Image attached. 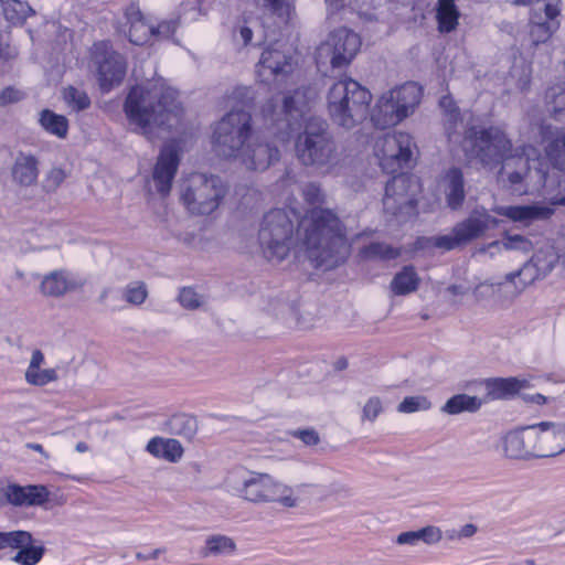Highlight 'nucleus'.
I'll return each instance as SVG.
<instances>
[{
    "mask_svg": "<svg viewBox=\"0 0 565 565\" xmlns=\"http://www.w3.org/2000/svg\"><path fill=\"white\" fill-rule=\"evenodd\" d=\"M45 547L43 545H33L28 543L19 548L12 561L20 565H36L43 558Z\"/></svg>",
    "mask_w": 565,
    "mask_h": 565,
    "instance_id": "40",
    "label": "nucleus"
},
{
    "mask_svg": "<svg viewBox=\"0 0 565 565\" xmlns=\"http://www.w3.org/2000/svg\"><path fill=\"white\" fill-rule=\"evenodd\" d=\"M288 435L292 438L299 439L305 446L312 447L320 443L319 433L312 428H298L288 431Z\"/></svg>",
    "mask_w": 565,
    "mask_h": 565,
    "instance_id": "49",
    "label": "nucleus"
},
{
    "mask_svg": "<svg viewBox=\"0 0 565 565\" xmlns=\"http://www.w3.org/2000/svg\"><path fill=\"white\" fill-rule=\"evenodd\" d=\"M535 268L530 263L524 264V266L513 273L507 275V280L514 282L516 277L524 276V285L531 282L534 279Z\"/></svg>",
    "mask_w": 565,
    "mask_h": 565,
    "instance_id": "59",
    "label": "nucleus"
},
{
    "mask_svg": "<svg viewBox=\"0 0 565 565\" xmlns=\"http://www.w3.org/2000/svg\"><path fill=\"white\" fill-rule=\"evenodd\" d=\"M543 7L536 8L530 20V39L534 45L546 43L559 29L561 0H544Z\"/></svg>",
    "mask_w": 565,
    "mask_h": 565,
    "instance_id": "15",
    "label": "nucleus"
},
{
    "mask_svg": "<svg viewBox=\"0 0 565 565\" xmlns=\"http://www.w3.org/2000/svg\"><path fill=\"white\" fill-rule=\"evenodd\" d=\"M547 104H551V110L555 114L565 111V92H556L555 88H551L545 95Z\"/></svg>",
    "mask_w": 565,
    "mask_h": 565,
    "instance_id": "55",
    "label": "nucleus"
},
{
    "mask_svg": "<svg viewBox=\"0 0 565 565\" xmlns=\"http://www.w3.org/2000/svg\"><path fill=\"white\" fill-rule=\"evenodd\" d=\"M258 243L263 256L271 263L282 262L301 245L313 266L324 270L344 264L351 250L342 221L333 211L321 207L311 209L300 220L291 210L268 211L258 230Z\"/></svg>",
    "mask_w": 565,
    "mask_h": 565,
    "instance_id": "1",
    "label": "nucleus"
},
{
    "mask_svg": "<svg viewBox=\"0 0 565 565\" xmlns=\"http://www.w3.org/2000/svg\"><path fill=\"white\" fill-rule=\"evenodd\" d=\"M462 148L484 166H494L509 157L512 143L497 126H470L465 130Z\"/></svg>",
    "mask_w": 565,
    "mask_h": 565,
    "instance_id": "7",
    "label": "nucleus"
},
{
    "mask_svg": "<svg viewBox=\"0 0 565 565\" xmlns=\"http://www.w3.org/2000/svg\"><path fill=\"white\" fill-rule=\"evenodd\" d=\"M499 220L489 213H472L468 218L454 227V233L458 236L461 245L467 244L482 236L488 230L495 228Z\"/></svg>",
    "mask_w": 565,
    "mask_h": 565,
    "instance_id": "21",
    "label": "nucleus"
},
{
    "mask_svg": "<svg viewBox=\"0 0 565 565\" xmlns=\"http://www.w3.org/2000/svg\"><path fill=\"white\" fill-rule=\"evenodd\" d=\"M227 191L218 175L192 173L182 185L181 199L190 213L210 215L218 209Z\"/></svg>",
    "mask_w": 565,
    "mask_h": 565,
    "instance_id": "6",
    "label": "nucleus"
},
{
    "mask_svg": "<svg viewBox=\"0 0 565 565\" xmlns=\"http://www.w3.org/2000/svg\"><path fill=\"white\" fill-rule=\"evenodd\" d=\"M163 438L154 437L149 440L147 450L158 458H163Z\"/></svg>",
    "mask_w": 565,
    "mask_h": 565,
    "instance_id": "62",
    "label": "nucleus"
},
{
    "mask_svg": "<svg viewBox=\"0 0 565 565\" xmlns=\"http://www.w3.org/2000/svg\"><path fill=\"white\" fill-rule=\"evenodd\" d=\"M93 62L97 68V81L103 93H108L122 83L127 62L109 42L102 41L94 44Z\"/></svg>",
    "mask_w": 565,
    "mask_h": 565,
    "instance_id": "11",
    "label": "nucleus"
},
{
    "mask_svg": "<svg viewBox=\"0 0 565 565\" xmlns=\"http://www.w3.org/2000/svg\"><path fill=\"white\" fill-rule=\"evenodd\" d=\"M257 7L269 11L282 22H288L294 11L292 0H252Z\"/></svg>",
    "mask_w": 565,
    "mask_h": 565,
    "instance_id": "39",
    "label": "nucleus"
},
{
    "mask_svg": "<svg viewBox=\"0 0 565 565\" xmlns=\"http://www.w3.org/2000/svg\"><path fill=\"white\" fill-rule=\"evenodd\" d=\"M484 399L467 394H456L443 405L441 412L448 415H458L463 412L475 413L481 408Z\"/></svg>",
    "mask_w": 565,
    "mask_h": 565,
    "instance_id": "33",
    "label": "nucleus"
},
{
    "mask_svg": "<svg viewBox=\"0 0 565 565\" xmlns=\"http://www.w3.org/2000/svg\"><path fill=\"white\" fill-rule=\"evenodd\" d=\"M403 113L406 117L414 113L415 108L419 105L422 98V87L415 82H408L404 85L391 89Z\"/></svg>",
    "mask_w": 565,
    "mask_h": 565,
    "instance_id": "29",
    "label": "nucleus"
},
{
    "mask_svg": "<svg viewBox=\"0 0 565 565\" xmlns=\"http://www.w3.org/2000/svg\"><path fill=\"white\" fill-rule=\"evenodd\" d=\"M542 458L565 451V424L541 422L536 424Z\"/></svg>",
    "mask_w": 565,
    "mask_h": 565,
    "instance_id": "20",
    "label": "nucleus"
},
{
    "mask_svg": "<svg viewBox=\"0 0 565 565\" xmlns=\"http://www.w3.org/2000/svg\"><path fill=\"white\" fill-rule=\"evenodd\" d=\"M148 291L145 282L135 281L129 284L124 290V298L131 305H141L147 299Z\"/></svg>",
    "mask_w": 565,
    "mask_h": 565,
    "instance_id": "47",
    "label": "nucleus"
},
{
    "mask_svg": "<svg viewBox=\"0 0 565 565\" xmlns=\"http://www.w3.org/2000/svg\"><path fill=\"white\" fill-rule=\"evenodd\" d=\"M372 94L359 82L344 77L333 83L327 95V109L332 122L351 130L366 119Z\"/></svg>",
    "mask_w": 565,
    "mask_h": 565,
    "instance_id": "4",
    "label": "nucleus"
},
{
    "mask_svg": "<svg viewBox=\"0 0 565 565\" xmlns=\"http://www.w3.org/2000/svg\"><path fill=\"white\" fill-rule=\"evenodd\" d=\"M75 288L76 284L67 278L64 270L50 273L41 282V291L47 297H61Z\"/></svg>",
    "mask_w": 565,
    "mask_h": 565,
    "instance_id": "30",
    "label": "nucleus"
},
{
    "mask_svg": "<svg viewBox=\"0 0 565 565\" xmlns=\"http://www.w3.org/2000/svg\"><path fill=\"white\" fill-rule=\"evenodd\" d=\"M0 3L6 20L13 25H21L29 17L35 14L29 3L21 0H0Z\"/></svg>",
    "mask_w": 565,
    "mask_h": 565,
    "instance_id": "35",
    "label": "nucleus"
},
{
    "mask_svg": "<svg viewBox=\"0 0 565 565\" xmlns=\"http://www.w3.org/2000/svg\"><path fill=\"white\" fill-rule=\"evenodd\" d=\"M413 177L398 173L386 182L383 196L384 212L394 216L397 222H406L415 213L416 198Z\"/></svg>",
    "mask_w": 565,
    "mask_h": 565,
    "instance_id": "10",
    "label": "nucleus"
},
{
    "mask_svg": "<svg viewBox=\"0 0 565 565\" xmlns=\"http://www.w3.org/2000/svg\"><path fill=\"white\" fill-rule=\"evenodd\" d=\"M361 47V39L358 33L339 28L333 30L317 49L318 58H329L333 68L348 66Z\"/></svg>",
    "mask_w": 565,
    "mask_h": 565,
    "instance_id": "12",
    "label": "nucleus"
},
{
    "mask_svg": "<svg viewBox=\"0 0 565 565\" xmlns=\"http://www.w3.org/2000/svg\"><path fill=\"white\" fill-rule=\"evenodd\" d=\"M395 542L399 545H411V546H415L418 544L416 541L415 533L413 531L402 532L401 534L397 535Z\"/></svg>",
    "mask_w": 565,
    "mask_h": 565,
    "instance_id": "64",
    "label": "nucleus"
},
{
    "mask_svg": "<svg viewBox=\"0 0 565 565\" xmlns=\"http://www.w3.org/2000/svg\"><path fill=\"white\" fill-rule=\"evenodd\" d=\"M39 122L44 130L58 138H65L68 131V120L63 115H57L50 109L40 113Z\"/></svg>",
    "mask_w": 565,
    "mask_h": 565,
    "instance_id": "36",
    "label": "nucleus"
},
{
    "mask_svg": "<svg viewBox=\"0 0 565 565\" xmlns=\"http://www.w3.org/2000/svg\"><path fill=\"white\" fill-rule=\"evenodd\" d=\"M44 363V354L41 350L35 349L32 352L30 364L25 371V373H32L39 369H41V365Z\"/></svg>",
    "mask_w": 565,
    "mask_h": 565,
    "instance_id": "63",
    "label": "nucleus"
},
{
    "mask_svg": "<svg viewBox=\"0 0 565 565\" xmlns=\"http://www.w3.org/2000/svg\"><path fill=\"white\" fill-rule=\"evenodd\" d=\"M66 174L61 168H52L43 180V189L46 192H54L65 180Z\"/></svg>",
    "mask_w": 565,
    "mask_h": 565,
    "instance_id": "51",
    "label": "nucleus"
},
{
    "mask_svg": "<svg viewBox=\"0 0 565 565\" xmlns=\"http://www.w3.org/2000/svg\"><path fill=\"white\" fill-rule=\"evenodd\" d=\"M58 380L56 369L36 370L32 373H25V381L35 386H44Z\"/></svg>",
    "mask_w": 565,
    "mask_h": 565,
    "instance_id": "48",
    "label": "nucleus"
},
{
    "mask_svg": "<svg viewBox=\"0 0 565 565\" xmlns=\"http://www.w3.org/2000/svg\"><path fill=\"white\" fill-rule=\"evenodd\" d=\"M63 100L74 111H82L90 106V98L87 93L83 89H78L74 86H67L63 89Z\"/></svg>",
    "mask_w": 565,
    "mask_h": 565,
    "instance_id": "41",
    "label": "nucleus"
},
{
    "mask_svg": "<svg viewBox=\"0 0 565 565\" xmlns=\"http://www.w3.org/2000/svg\"><path fill=\"white\" fill-rule=\"evenodd\" d=\"M163 459L175 462L183 455V448L177 439H163Z\"/></svg>",
    "mask_w": 565,
    "mask_h": 565,
    "instance_id": "52",
    "label": "nucleus"
},
{
    "mask_svg": "<svg viewBox=\"0 0 565 565\" xmlns=\"http://www.w3.org/2000/svg\"><path fill=\"white\" fill-rule=\"evenodd\" d=\"M498 215L505 216L513 222L530 224L534 221L548 220L554 214V209L546 205H509L497 206L493 210Z\"/></svg>",
    "mask_w": 565,
    "mask_h": 565,
    "instance_id": "25",
    "label": "nucleus"
},
{
    "mask_svg": "<svg viewBox=\"0 0 565 565\" xmlns=\"http://www.w3.org/2000/svg\"><path fill=\"white\" fill-rule=\"evenodd\" d=\"M126 24L128 25L129 42L135 45L151 43L153 38V24L146 21L139 7L131 3L125 11Z\"/></svg>",
    "mask_w": 565,
    "mask_h": 565,
    "instance_id": "24",
    "label": "nucleus"
},
{
    "mask_svg": "<svg viewBox=\"0 0 565 565\" xmlns=\"http://www.w3.org/2000/svg\"><path fill=\"white\" fill-rule=\"evenodd\" d=\"M361 253L365 258H379L386 260L395 259L401 254L397 248L380 242L370 243L362 248Z\"/></svg>",
    "mask_w": 565,
    "mask_h": 565,
    "instance_id": "44",
    "label": "nucleus"
},
{
    "mask_svg": "<svg viewBox=\"0 0 565 565\" xmlns=\"http://www.w3.org/2000/svg\"><path fill=\"white\" fill-rule=\"evenodd\" d=\"M545 151L553 166L565 172V131L556 130L545 146Z\"/></svg>",
    "mask_w": 565,
    "mask_h": 565,
    "instance_id": "37",
    "label": "nucleus"
},
{
    "mask_svg": "<svg viewBox=\"0 0 565 565\" xmlns=\"http://www.w3.org/2000/svg\"><path fill=\"white\" fill-rule=\"evenodd\" d=\"M235 492L239 498L253 503L276 502L286 508L298 505V498L294 495L292 488L276 481L268 473L250 472L235 488Z\"/></svg>",
    "mask_w": 565,
    "mask_h": 565,
    "instance_id": "8",
    "label": "nucleus"
},
{
    "mask_svg": "<svg viewBox=\"0 0 565 565\" xmlns=\"http://www.w3.org/2000/svg\"><path fill=\"white\" fill-rule=\"evenodd\" d=\"M294 67L291 56L276 49H266L256 65V73L265 84L285 83Z\"/></svg>",
    "mask_w": 565,
    "mask_h": 565,
    "instance_id": "16",
    "label": "nucleus"
},
{
    "mask_svg": "<svg viewBox=\"0 0 565 565\" xmlns=\"http://www.w3.org/2000/svg\"><path fill=\"white\" fill-rule=\"evenodd\" d=\"M38 157L31 152L19 151L11 168L12 181L24 188L36 184L40 169Z\"/></svg>",
    "mask_w": 565,
    "mask_h": 565,
    "instance_id": "23",
    "label": "nucleus"
},
{
    "mask_svg": "<svg viewBox=\"0 0 565 565\" xmlns=\"http://www.w3.org/2000/svg\"><path fill=\"white\" fill-rule=\"evenodd\" d=\"M424 543L431 545L438 543L443 539L441 530L434 525L424 527Z\"/></svg>",
    "mask_w": 565,
    "mask_h": 565,
    "instance_id": "60",
    "label": "nucleus"
},
{
    "mask_svg": "<svg viewBox=\"0 0 565 565\" xmlns=\"http://www.w3.org/2000/svg\"><path fill=\"white\" fill-rule=\"evenodd\" d=\"M490 246H502L507 250H520L525 254L533 249L532 242L527 237L519 234H505L502 241H495L491 243Z\"/></svg>",
    "mask_w": 565,
    "mask_h": 565,
    "instance_id": "45",
    "label": "nucleus"
},
{
    "mask_svg": "<svg viewBox=\"0 0 565 565\" xmlns=\"http://www.w3.org/2000/svg\"><path fill=\"white\" fill-rule=\"evenodd\" d=\"M317 90L302 86L282 98L273 97L264 106L263 113L273 122H286V129L294 130L300 118L310 110L317 99Z\"/></svg>",
    "mask_w": 565,
    "mask_h": 565,
    "instance_id": "9",
    "label": "nucleus"
},
{
    "mask_svg": "<svg viewBox=\"0 0 565 565\" xmlns=\"http://www.w3.org/2000/svg\"><path fill=\"white\" fill-rule=\"evenodd\" d=\"M237 33L244 46L252 43L253 30L249 25H247L246 23L238 25L234 31L235 40H237Z\"/></svg>",
    "mask_w": 565,
    "mask_h": 565,
    "instance_id": "61",
    "label": "nucleus"
},
{
    "mask_svg": "<svg viewBox=\"0 0 565 565\" xmlns=\"http://www.w3.org/2000/svg\"><path fill=\"white\" fill-rule=\"evenodd\" d=\"M414 148L413 137L407 132L385 135L376 143V156L382 170L386 173L401 170L411 161Z\"/></svg>",
    "mask_w": 565,
    "mask_h": 565,
    "instance_id": "13",
    "label": "nucleus"
},
{
    "mask_svg": "<svg viewBox=\"0 0 565 565\" xmlns=\"http://www.w3.org/2000/svg\"><path fill=\"white\" fill-rule=\"evenodd\" d=\"M124 109L130 124L142 134H148L152 126L168 130L177 128L183 116L177 92L158 85L132 87Z\"/></svg>",
    "mask_w": 565,
    "mask_h": 565,
    "instance_id": "2",
    "label": "nucleus"
},
{
    "mask_svg": "<svg viewBox=\"0 0 565 565\" xmlns=\"http://www.w3.org/2000/svg\"><path fill=\"white\" fill-rule=\"evenodd\" d=\"M504 455L511 459L542 458L536 424L510 431L503 439Z\"/></svg>",
    "mask_w": 565,
    "mask_h": 565,
    "instance_id": "14",
    "label": "nucleus"
},
{
    "mask_svg": "<svg viewBox=\"0 0 565 565\" xmlns=\"http://www.w3.org/2000/svg\"><path fill=\"white\" fill-rule=\"evenodd\" d=\"M460 12L455 0H438L436 8V19L438 30L441 33H450L456 30Z\"/></svg>",
    "mask_w": 565,
    "mask_h": 565,
    "instance_id": "31",
    "label": "nucleus"
},
{
    "mask_svg": "<svg viewBox=\"0 0 565 565\" xmlns=\"http://www.w3.org/2000/svg\"><path fill=\"white\" fill-rule=\"evenodd\" d=\"M28 543H33V536L28 531L14 530L9 532H0V551L4 548L19 551L21 546Z\"/></svg>",
    "mask_w": 565,
    "mask_h": 565,
    "instance_id": "42",
    "label": "nucleus"
},
{
    "mask_svg": "<svg viewBox=\"0 0 565 565\" xmlns=\"http://www.w3.org/2000/svg\"><path fill=\"white\" fill-rule=\"evenodd\" d=\"M296 154L301 163L323 173L333 171L341 161V153L327 121L319 118H310L305 130L298 135Z\"/></svg>",
    "mask_w": 565,
    "mask_h": 565,
    "instance_id": "5",
    "label": "nucleus"
},
{
    "mask_svg": "<svg viewBox=\"0 0 565 565\" xmlns=\"http://www.w3.org/2000/svg\"><path fill=\"white\" fill-rule=\"evenodd\" d=\"M430 407L431 403L426 396H407L398 404L397 412L411 414L419 411H428Z\"/></svg>",
    "mask_w": 565,
    "mask_h": 565,
    "instance_id": "46",
    "label": "nucleus"
},
{
    "mask_svg": "<svg viewBox=\"0 0 565 565\" xmlns=\"http://www.w3.org/2000/svg\"><path fill=\"white\" fill-rule=\"evenodd\" d=\"M526 385V381L516 377H493L483 381L486 395L484 403L494 399H509L516 395Z\"/></svg>",
    "mask_w": 565,
    "mask_h": 565,
    "instance_id": "27",
    "label": "nucleus"
},
{
    "mask_svg": "<svg viewBox=\"0 0 565 565\" xmlns=\"http://www.w3.org/2000/svg\"><path fill=\"white\" fill-rule=\"evenodd\" d=\"M406 118V113H403L395 103V98L391 90L384 93L377 100L374 110L371 114V119L374 126L379 129H386L395 126Z\"/></svg>",
    "mask_w": 565,
    "mask_h": 565,
    "instance_id": "22",
    "label": "nucleus"
},
{
    "mask_svg": "<svg viewBox=\"0 0 565 565\" xmlns=\"http://www.w3.org/2000/svg\"><path fill=\"white\" fill-rule=\"evenodd\" d=\"M417 245L420 248L436 247L444 250H451L460 246L461 243L458 236L452 232L448 235L423 237L417 241Z\"/></svg>",
    "mask_w": 565,
    "mask_h": 565,
    "instance_id": "43",
    "label": "nucleus"
},
{
    "mask_svg": "<svg viewBox=\"0 0 565 565\" xmlns=\"http://www.w3.org/2000/svg\"><path fill=\"white\" fill-rule=\"evenodd\" d=\"M170 431L174 435L191 439L198 430V423L193 416L180 414L169 420Z\"/></svg>",
    "mask_w": 565,
    "mask_h": 565,
    "instance_id": "38",
    "label": "nucleus"
},
{
    "mask_svg": "<svg viewBox=\"0 0 565 565\" xmlns=\"http://www.w3.org/2000/svg\"><path fill=\"white\" fill-rule=\"evenodd\" d=\"M236 551V544L230 536L223 534H213L205 539L201 554L204 557L224 556L233 554Z\"/></svg>",
    "mask_w": 565,
    "mask_h": 565,
    "instance_id": "34",
    "label": "nucleus"
},
{
    "mask_svg": "<svg viewBox=\"0 0 565 565\" xmlns=\"http://www.w3.org/2000/svg\"><path fill=\"white\" fill-rule=\"evenodd\" d=\"M279 159L280 151L276 145L252 137L236 158L246 169L254 171H265Z\"/></svg>",
    "mask_w": 565,
    "mask_h": 565,
    "instance_id": "17",
    "label": "nucleus"
},
{
    "mask_svg": "<svg viewBox=\"0 0 565 565\" xmlns=\"http://www.w3.org/2000/svg\"><path fill=\"white\" fill-rule=\"evenodd\" d=\"M24 93L12 86L4 88L0 93V107H4L9 104L18 103L24 98Z\"/></svg>",
    "mask_w": 565,
    "mask_h": 565,
    "instance_id": "58",
    "label": "nucleus"
},
{
    "mask_svg": "<svg viewBox=\"0 0 565 565\" xmlns=\"http://www.w3.org/2000/svg\"><path fill=\"white\" fill-rule=\"evenodd\" d=\"M179 163L180 158L175 146L166 145L160 151L153 170V181L162 195L169 194Z\"/></svg>",
    "mask_w": 565,
    "mask_h": 565,
    "instance_id": "19",
    "label": "nucleus"
},
{
    "mask_svg": "<svg viewBox=\"0 0 565 565\" xmlns=\"http://www.w3.org/2000/svg\"><path fill=\"white\" fill-rule=\"evenodd\" d=\"M534 151L532 147H523L521 153L509 156L502 162L499 177L509 181L511 185L519 184L530 170V152Z\"/></svg>",
    "mask_w": 565,
    "mask_h": 565,
    "instance_id": "26",
    "label": "nucleus"
},
{
    "mask_svg": "<svg viewBox=\"0 0 565 565\" xmlns=\"http://www.w3.org/2000/svg\"><path fill=\"white\" fill-rule=\"evenodd\" d=\"M305 200L312 205L322 204L324 202V193L320 185L316 183H308L305 185L303 190Z\"/></svg>",
    "mask_w": 565,
    "mask_h": 565,
    "instance_id": "54",
    "label": "nucleus"
},
{
    "mask_svg": "<svg viewBox=\"0 0 565 565\" xmlns=\"http://www.w3.org/2000/svg\"><path fill=\"white\" fill-rule=\"evenodd\" d=\"M231 98L241 104L242 108L232 109L215 125L213 146L218 156L236 160L252 136V115L244 109L253 99L252 90L248 87H236Z\"/></svg>",
    "mask_w": 565,
    "mask_h": 565,
    "instance_id": "3",
    "label": "nucleus"
},
{
    "mask_svg": "<svg viewBox=\"0 0 565 565\" xmlns=\"http://www.w3.org/2000/svg\"><path fill=\"white\" fill-rule=\"evenodd\" d=\"M420 278L413 266H404L391 281V290L396 296L409 295L418 289Z\"/></svg>",
    "mask_w": 565,
    "mask_h": 565,
    "instance_id": "32",
    "label": "nucleus"
},
{
    "mask_svg": "<svg viewBox=\"0 0 565 565\" xmlns=\"http://www.w3.org/2000/svg\"><path fill=\"white\" fill-rule=\"evenodd\" d=\"M382 411L381 399L379 397H371L363 407L362 419L374 422Z\"/></svg>",
    "mask_w": 565,
    "mask_h": 565,
    "instance_id": "57",
    "label": "nucleus"
},
{
    "mask_svg": "<svg viewBox=\"0 0 565 565\" xmlns=\"http://www.w3.org/2000/svg\"><path fill=\"white\" fill-rule=\"evenodd\" d=\"M179 301L185 309L194 310L202 305V296L193 288L184 287L179 294Z\"/></svg>",
    "mask_w": 565,
    "mask_h": 565,
    "instance_id": "50",
    "label": "nucleus"
},
{
    "mask_svg": "<svg viewBox=\"0 0 565 565\" xmlns=\"http://www.w3.org/2000/svg\"><path fill=\"white\" fill-rule=\"evenodd\" d=\"M178 29L175 20L162 21L157 26L153 25V41L171 38Z\"/></svg>",
    "mask_w": 565,
    "mask_h": 565,
    "instance_id": "53",
    "label": "nucleus"
},
{
    "mask_svg": "<svg viewBox=\"0 0 565 565\" xmlns=\"http://www.w3.org/2000/svg\"><path fill=\"white\" fill-rule=\"evenodd\" d=\"M441 186L450 209L461 207L465 198V179L461 169L452 167L448 169L441 179Z\"/></svg>",
    "mask_w": 565,
    "mask_h": 565,
    "instance_id": "28",
    "label": "nucleus"
},
{
    "mask_svg": "<svg viewBox=\"0 0 565 565\" xmlns=\"http://www.w3.org/2000/svg\"><path fill=\"white\" fill-rule=\"evenodd\" d=\"M6 504L13 507H42L50 500V491L43 484L20 486L8 483L3 487Z\"/></svg>",
    "mask_w": 565,
    "mask_h": 565,
    "instance_id": "18",
    "label": "nucleus"
},
{
    "mask_svg": "<svg viewBox=\"0 0 565 565\" xmlns=\"http://www.w3.org/2000/svg\"><path fill=\"white\" fill-rule=\"evenodd\" d=\"M439 106L448 116L450 122H457L460 119V110L451 96H443Z\"/></svg>",
    "mask_w": 565,
    "mask_h": 565,
    "instance_id": "56",
    "label": "nucleus"
}]
</instances>
